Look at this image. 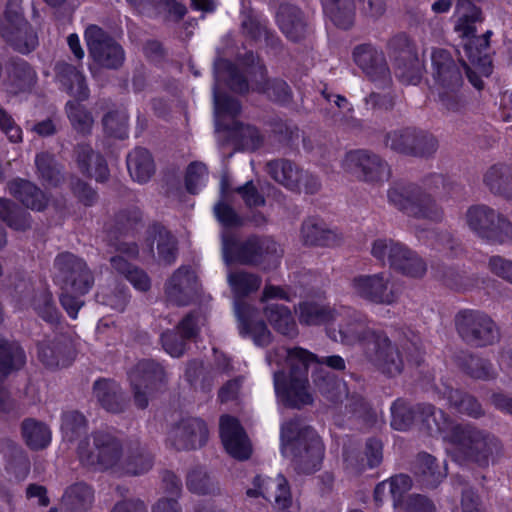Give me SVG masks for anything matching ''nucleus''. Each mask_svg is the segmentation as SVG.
<instances>
[{
  "instance_id": "1",
  "label": "nucleus",
  "mask_w": 512,
  "mask_h": 512,
  "mask_svg": "<svg viewBox=\"0 0 512 512\" xmlns=\"http://www.w3.org/2000/svg\"><path fill=\"white\" fill-rule=\"evenodd\" d=\"M340 318L338 330L328 329V336L334 341L353 345L359 343L370 361L384 374L396 376L401 373L403 361L398 349L381 333L367 326V318L352 309H341L336 314Z\"/></svg>"
},
{
  "instance_id": "2",
  "label": "nucleus",
  "mask_w": 512,
  "mask_h": 512,
  "mask_svg": "<svg viewBox=\"0 0 512 512\" xmlns=\"http://www.w3.org/2000/svg\"><path fill=\"white\" fill-rule=\"evenodd\" d=\"M277 357L285 358L288 367L287 375L283 371L274 372V388L277 396L288 406L300 408L312 403L313 397L309 391L307 377L308 367L315 364L317 367L325 364L336 370H343L345 362L338 355L319 359L315 354L301 347L280 349L273 356L269 354V363L277 361Z\"/></svg>"
},
{
  "instance_id": "3",
  "label": "nucleus",
  "mask_w": 512,
  "mask_h": 512,
  "mask_svg": "<svg viewBox=\"0 0 512 512\" xmlns=\"http://www.w3.org/2000/svg\"><path fill=\"white\" fill-rule=\"evenodd\" d=\"M282 454L291 457L298 473L311 474L320 469L324 446L317 433L300 420L281 426Z\"/></svg>"
},
{
  "instance_id": "4",
  "label": "nucleus",
  "mask_w": 512,
  "mask_h": 512,
  "mask_svg": "<svg viewBox=\"0 0 512 512\" xmlns=\"http://www.w3.org/2000/svg\"><path fill=\"white\" fill-rule=\"evenodd\" d=\"M450 445L456 461H469L480 467L499 463L505 454L497 436L470 424L458 428Z\"/></svg>"
},
{
  "instance_id": "5",
  "label": "nucleus",
  "mask_w": 512,
  "mask_h": 512,
  "mask_svg": "<svg viewBox=\"0 0 512 512\" xmlns=\"http://www.w3.org/2000/svg\"><path fill=\"white\" fill-rule=\"evenodd\" d=\"M222 253L226 264L239 262L246 265H262L266 270L279 265L283 251L268 237H250L239 242L231 236H224Z\"/></svg>"
},
{
  "instance_id": "6",
  "label": "nucleus",
  "mask_w": 512,
  "mask_h": 512,
  "mask_svg": "<svg viewBox=\"0 0 512 512\" xmlns=\"http://www.w3.org/2000/svg\"><path fill=\"white\" fill-rule=\"evenodd\" d=\"M435 89L439 102L450 112H458L464 106L460 94L462 75L450 53L444 49H434L431 55Z\"/></svg>"
},
{
  "instance_id": "7",
  "label": "nucleus",
  "mask_w": 512,
  "mask_h": 512,
  "mask_svg": "<svg viewBox=\"0 0 512 512\" xmlns=\"http://www.w3.org/2000/svg\"><path fill=\"white\" fill-rule=\"evenodd\" d=\"M125 450L126 447L112 434L97 432L80 441L77 453L80 462L87 467L118 472L119 466L123 465Z\"/></svg>"
},
{
  "instance_id": "8",
  "label": "nucleus",
  "mask_w": 512,
  "mask_h": 512,
  "mask_svg": "<svg viewBox=\"0 0 512 512\" xmlns=\"http://www.w3.org/2000/svg\"><path fill=\"white\" fill-rule=\"evenodd\" d=\"M391 205L410 217L439 222L444 212L434 195L416 185H395L388 190Z\"/></svg>"
},
{
  "instance_id": "9",
  "label": "nucleus",
  "mask_w": 512,
  "mask_h": 512,
  "mask_svg": "<svg viewBox=\"0 0 512 512\" xmlns=\"http://www.w3.org/2000/svg\"><path fill=\"white\" fill-rule=\"evenodd\" d=\"M216 86L214 88L215 124L217 129H228L226 118H234L240 112V104L237 100L221 95L218 85L222 80H228L232 90L244 93L248 91L247 81L238 73L236 67L226 60H219L215 64Z\"/></svg>"
},
{
  "instance_id": "10",
  "label": "nucleus",
  "mask_w": 512,
  "mask_h": 512,
  "mask_svg": "<svg viewBox=\"0 0 512 512\" xmlns=\"http://www.w3.org/2000/svg\"><path fill=\"white\" fill-rule=\"evenodd\" d=\"M455 327L461 339L476 347H486L499 339V330L490 316L479 310H462L455 316Z\"/></svg>"
},
{
  "instance_id": "11",
  "label": "nucleus",
  "mask_w": 512,
  "mask_h": 512,
  "mask_svg": "<svg viewBox=\"0 0 512 512\" xmlns=\"http://www.w3.org/2000/svg\"><path fill=\"white\" fill-rule=\"evenodd\" d=\"M465 222L474 233L491 243H512V224L485 205L468 208Z\"/></svg>"
},
{
  "instance_id": "12",
  "label": "nucleus",
  "mask_w": 512,
  "mask_h": 512,
  "mask_svg": "<svg viewBox=\"0 0 512 512\" xmlns=\"http://www.w3.org/2000/svg\"><path fill=\"white\" fill-rule=\"evenodd\" d=\"M350 287L356 297L376 305L392 306L399 299L398 289L385 272L355 276Z\"/></svg>"
},
{
  "instance_id": "13",
  "label": "nucleus",
  "mask_w": 512,
  "mask_h": 512,
  "mask_svg": "<svg viewBox=\"0 0 512 512\" xmlns=\"http://www.w3.org/2000/svg\"><path fill=\"white\" fill-rule=\"evenodd\" d=\"M166 379L164 369L152 360H142L129 373L135 405L144 409L150 397L163 386Z\"/></svg>"
},
{
  "instance_id": "14",
  "label": "nucleus",
  "mask_w": 512,
  "mask_h": 512,
  "mask_svg": "<svg viewBox=\"0 0 512 512\" xmlns=\"http://www.w3.org/2000/svg\"><path fill=\"white\" fill-rule=\"evenodd\" d=\"M56 277L62 283L63 290L86 294L93 284V277L86 263L71 253H62L55 259Z\"/></svg>"
},
{
  "instance_id": "15",
  "label": "nucleus",
  "mask_w": 512,
  "mask_h": 512,
  "mask_svg": "<svg viewBox=\"0 0 512 512\" xmlns=\"http://www.w3.org/2000/svg\"><path fill=\"white\" fill-rule=\"evenodd\" d=\"M56 277L62 283L63 290L86 294L93 284V277L86 263L71 253H62L55 259Z\"/></svg>"
},
{
  "instance_id": "16",
  "label": "nucleus",
  "mask_w": 512,
  "mask_h": 512,
  "mask_svg": "<svg viewBox=\"0 0 512 512\" xmlns=\"http://www.w3.org/2000/svg\"><path fill=\"white\" fill-rule=\"evenodd\" d=\"M342 169L366 182H383L389 178L388 165L376 154L366 150H354L346 153L342 160Z\"/></svg>"
},
{
  "instance_id": "17",
  "label": "nucleus",
  "mask_w": 512,
  "mask_h": 512,
  "mask_svg": "<svg viewBox=\"0 0 512 512\" xmlns=\"http://www.w3.org/2000/svg\"><path fill=\"white\" fill-rule=\"evenodd\" d=\"M85 40L90 56L100 66L117 69L122 66L125 54L122 47L100 27L90 25L85 31Z\"/></svg>"
},
{
  "instance_id": "18",
  "label": "nucleus",
  "mask_w": 512,
  "mask_h": 512,
  "mask_svg": "<svg viewBox=\"0 0 512 512\" xmlns=\"http://www.w3.org/2000/svg\"><path fill=\"white\" fill-rule=\"evenodd\" d=\"M5 18L8 22L3 36L19 52L29 53L37 45V36L31 26L23 19L20 0L8 2Z\"/></svg>"
},
{
  "instance_id": "19",
  "label": "nucleus",
  "mask_w": 512,
  "mask_h": 512,
  "mask_svg": "<svg viewBox=\"0 0 512 512\" xmlns=\"http://www.w3.org/2000/svg\"><path fill=\"white\" fill-rule=\"evenodd\" d=\"M209 431L204 421L198 418L184 419L169 432L168 439L178 450L202 447L208 440Z\"/></svg>"
},
{
  "instance_id": "20",
  "label": "nucleus",
  "mask_w": 512,
  "mask_h": 512,
  "mask_svg": "<svg viewBox=\"0 0 512 512\" xmlns=\"http://www.w3.org/2000/svg\"><path fill=\"white\" fill-rule=\"evenodd\" d=\"M219 431L225 450L233 458L245 460L250 457V441L239 421L229 415H223L219 421Z\"/></svg>"
},
{
  "instance_id": "21",
  "label": "nucleus",
  "mask_w": 512,
  "mask_h": 512,
  "mask_svg": "<svg viewBox=\"0 0 512 512\" xmlns=\"http://www.w3.org/2000/svg\"><path fill=\"white\" fill-rule=\"evenodd\" d=\"M203 324L204 318L200 313L188 314L178 324L176 332L167 331L162 334L163 348L172 357H180L185 351L186 340L194 338Z\"/></svg>"
},
{
  "instance_id": "22",
  "label": "nucleus",
  "mask_w": 512,
  "mask_h": 512,
  "mask_svg": "<svg viewBox=\"0 0 512 512\" xmlns=\"http://www.w3.org/2000/svg\"><path fill=\"white\" fill-rule=\"evenodd\" d=\"M16 293L22 308L32 307L45 321L54 322L58 319V310L53 301L52 293L45 287L35 290L30 283L18 286Z\"/></svg>"
},
{
  "instance_id": "23",
  "label": "nucleus",
  "mask_w": 512,
  "mask_h": 512,
  "mask_svg": "<svg viewBox=\"0 0 512 512\" xmlns=\"http://www.w3.org/2000/svg\"><path fill=\"white\" fill-rule=\"evenodd\" d=\"M353 60L372 81H389V68L382 51L368 44L359 45L353 50Z\"/></svg>"
},
{
  "instance_id": "24",
  "label": "nucleus",
  "mask_w": 512,
  "mask_h": 512,
  "mask_svg": "<svg viewBox=\"0 0 512 512\" xmlns=\"http://www.w3.org/2000/svg\"><path fill=\"white\" fill-rule=\"evenodd\" d=\"M417 420L420 422V429L431 436L441 437L449 444L461 426L448 419L442 410H436L431 405H424L417 409Z\"/></svg>"
},
{
  "instance_id": "25",
  "label": "nucleus",
  "mask_w": 512,
  "mask_h": 512,
  "mask_svg": "<svg viewBox=\"0 0 512 512\" xmlns=\"http://www.w3.org/2000/svg\"><path fill=\"white\" fill-rule=\"evenodd\" d=\"M247 494L252 497L262 496L269 502H274L278 509H286L291 504V494L288 482L283 475L276 478L257 476L254 480V488Z\"/></svg>"
},
{
  "instance_id": "26",
  "label": "nucleus",
  "mask_w": 512,
  "mask_h": 512,
  "mask_svg": "<svg viewBox=\"0 0 512 512\" xmlns=\"http://www.w3.org/2000/svg\"><path fill=\"white\" fill-rule=\"evenodd\" d=\"M197 291V277L188 266L179 267L166 283L168 300L176 305L189 304Z\"/></svg>"
},
{
  "instance_id": "27",
  "label": "nucleus",
  "mask_w": 512,
  "mask_h": 512,
  "mask_svg": "<svg viewBox=\"0 0 512 512\" xmlns=\"http://www.w3.org/2000/svg\"><path fill=\"white\" fill-rule=\"evenodd\" d=\"M138 253L135 244L123 243L118 248V255L110 259L112 267L120 274H123L133 287L140 291H147L151 286L148 275L138 268H133L127 258L136 256Z\"/></svg>"
},
{
  "instance_id": "28",
  "label": "nucleus",
  "mask_w": 512,
  "mask_h": 512,
  "mask_svg": "<svg viewBox=\"0 0 512 512\" xmlns=\"http://www.w3.org/2000/svg\"><path fill=\"white\" fill-rule=\"evenodd\" d=\"M74 356V348L68 336L59 335L44 340L38 348V357L47 367L67 366Z\"/></svg>"
},
{
  "instance_id": "29",
  "label": "nucleus",
  "mask_w": 512,
  "mask_h": 512,
  "mask_svg": "<svg viewBox=\"0 0 512 512\" xmlns=\"http://www.w3.org/2000/svg\"><path fill=\"white\" fill-rule=\"evenodd\" d=\"M56 79L61 88L77 102L88 99L90 91L83 73L73 65L60 62L55 66Z\"/></svg>"
},
{
  "instance_id": "30",
  "label": "nucleus",
  "mask_w": 512,
  "mask_h": 512,
  "mask_svg": "<svg viewBox=\"0 0 512 512\" xmlns=\"http://www.w3.org/2000/svg\"><path fill=\"white\" fill-rule=\"evenodd\" d=\"M247 64H251V70L249 73H253L255 76H259L261 81L255 85V90L264 93L273 101L284 103L290 98V89L286 82L282 80H266L265 79V68L259 62L258 59L250 53L247 56Z\"/></svg>"
},
{
  "instance_id": "31",
  "label": "nucleus",
  "mask_w": 512,
  "mask_h": 512,
  "mask_svg": "<svg viewBox=\"0 0 512 512\" xmlns=\"http://www.w3.org/2000/svg\"><path fill=\"white\" fill-rule=\"evenodd\" d=\"M295 313L301 325L320 326L335 321L338 311L321 302L303 301L295 308Z\"/></svg>"
},
{
  "instance_id": "32",
  "label": "nucleus",
  "mask_w": 512,
  "mask_h": 512,
  "mask_svg": "<svg viewBox=\"0 0 512 512\" xmlns=\"http://www.w3.org/2000/svg\"><path fill=\"white\" fill-rule=\"evenodd\" d=\"M277 24L282 33L292 41H298L305 36L306 22L301 11L290 4H283L276 14Z\"/></svg>"
},
{
  "instance_id": "33",
  "label": "nucleus",
  "mask_w": 512,
  "mask_h": 512,
  "mask_svg": "<svg viewBox=\"0 0 512 512\" xmlns=\"http://www.w3.org/2000/svg\"><path fill=\"white\" fill-rule=\"evenodd\" d=\"M235 311L239 319V329L242 335L251 337L258 346H266L270 343L271 332L263 321H252V309L250 307L237 304Z\"/></svg>"
},
{
  "instance_id": "34",
  "label": "nucleus",
  "mask_w": 512,
  "mask_h": 512,
  "mask_svg": "<svg viewBox=\"0 0 512 512\" xmlns=\"http://www.w3.org/2000/svg\"><path fill=\"white\" fill-rule=\"evenodd\" d=\"M455 13L457 20L454 29L469 42L476 34L475 24L482 21L481 10L470 0H458Z\"/></svg>"
},
{
  "instance_id": "35",
  "label": "nucleus",
  "mask_w": 512,
  "mask_h": 512,
  "mask_svg": "<svg viewBox=\"0 0 512 512\" xmlns=\"http://www.w3.org/2000/svg\"><path fill=\"white\" fill-rule=\"evenodd\" d=\"M76 159L79 169L97 181H105L109 171L105 160L87 145H79L76 149Z\"/></svg>"
},
{
  "instance_id": "36",
  "label": "nucleus",
  "mask_w": 512,
  "mask_h": 512,
  "mask_svg": "<svg viewBox=\"0 0 512 512\" xmlns=\"http://www.w3.org/2000/svg\"><path fill=\"white\" fill-rule=\"evenodd\" d=\"M264 314L271 326L280 334L294 338L298 335V327L291 310L279 304H268Z\"/></svg>"
},
{
  "instance_id": "37",
  "label": "nucleus",
  "mask_w": 512,
  "mask_h": 512,
  "mask_svg": "<svg viewBox=\"0 0 512 512\" xmlns=\"http://www.w3.org/2000/svg\"><path fill=\"white\" fill-rule=\"evenodd\" d=\"M9 191L23 205L32 210L41 211L46 207L45 195L29 181L14 180L9 184Z\"/></svg>"
},
{
  "instance_id": "38",
  "label": "nucleus",
  "mask_w": 512,
  "mask_h": 512,
  "mask_svg": "<svg viewBox=\"0 0 512 512\" xmlns=\"http://www.w3.org/2000/svg\"><path fill=\"white\" fill-rule=\"evenodd\" d=\"M268 174L284 187L296 191L300 189L302 171L288 160H274L267 164Z\"/></svg>"
},
{
  "instance_id": "39",
  "label": "nucleus",
  "mask_w": 512,
  "mask_h": 512,
  "mask_svg": "<svg viewBox=\"0 0 512 512\" xmlns=\"http://www.w3.org/2000/svg\"><path fill=\"white\" fill-rule=\"evenodd\" d=\"M94 502V492L88 485L77 483L70 486L62 499L65 512H86Z\"/></svg>"
},
{
  "instance_id": "40",
  "label": "nucleus",
  "mask_w": 512,
  "mask_h": 512,
  "mask_svg": "<svg viewBox=\"0 0 512 512\" xmlns=\"http://www.w3.org/2000/svg\"><path fill=\"white\" fill-rule=\"evenodd\" d=\"M93 393L98 402L107 411H122L125 402L122 398L119 385L111 380L96 381L93 387Z\"/></svg>"
},
{
  "instance_id": "41",
  "label": "nucleus",
  "mask_w": 512,
  "mask_h": 512,
  "mask_svg": "<svg viewBox=\"0 0 512 512\" xmlns=\"http://www.w3.org/2000/svg\"><path fill=\"white\" fill-rule=\"evenodd\" d=\"M301 237L307 245L329 246L337 240L336 233L316 218H309L302 224Z\"/></svg>"
},
{
  "instance_id": "42",
  "label": "nucleus",
  "mask_w": 512,
  "mask_h": 512,
  "mask_svg": "<svg viewBox=\"0 0 512 512\" xmlns=\"http://www.w3.org/2000/svg\"><path fill=\"white\" fill-rule=\"evenodd\" d=\"M21 434L26 445L33 450L46 448L51 442V431L46 424L32 418L21 424Z\"/></svg>"
},
{
  "instance_id": "43",
  "label": "nucleus",
  "mask_w": 512,
  "mask_h": 512,
  "mask_svg": "<svg viewBox=\"0 0 512 512\" xmlns=\"http://www.w3.org/2000/svg\"><path fill=\"white\" fill-rule=\"evenodd\" d=\"M36 72L24 61H15L8 71V90L19 93L30 90L36 83Z\"/></svg>"
},
{
  "instance_id": "44",
  "label": "nucleus",
  "mask_w": 512,
  "mask_h": 512,
  "mask_svg": "<svg viewBox=\"0 0 512 512\" xmlns=\"http://www.w3.org/2000/svg\"><path fill=\"white\" fill-rule=\"evenodd\" d=\"M491 31H487L482 37H475L464 44V52L475 68L488 76L491 73L490 60L484 54L489 46Z\"/></svg>"
},
{
  "instance_id": "45",
  "label": "nucleus",
  "mask_w": 512,
  "mask_h": 512,
  "mask_svg": "<svg viewBox=\"0 0 512 512\" xmlns=\"http://www.w3.org/2000/svg\"><path fill=\"white\" fill-rule=\"evenodd\" d=\"M127 167L130 176L139 183L147 182L154 173L153 159L144 148H137L128 155Z\"/></svg>"
},
{
  "instance_id": "46",
  "label": "nucleus",
  "mask_w": 512,
  "mask_h": 512,
  "mask_svg": "<svg viewBox=\"0 0 512 512\" xmlns=\"http://www.w3.org/2000/svg\"><path fill=\"white\" fill-rule=\"evenodd\" d=\"M123 465L118 472L139 475L150 470L153 464L152 456L142 447L128 446L122 459Z\"/></svg>"
},
{
  "instance_id": "47",
  "label": "nucleus",
  "mask_w": 512,
  "mask_h": 512,
  "mask_svg": "<svg viewBox=\"0 0 512 512\" xmlns=\"http://www.w3.org/2000/svg\"><path fill=\"white\" fill-rule=\"evenodd\" d=\"M415 474L423 485L435 487L446 477V469L436 464L433 456L423 453L417 458Z\"/></svg>"
},
{
  "instance_id": "48",
  "label": "nucleus",
  "mask_w": 512,
  "mask_h": 512,
  "mask_svg": "<svg viewBox=\"0 0 512 512\" xmlns=\"http://www.w3.org/2000/svg\"><path fill=\"white\" fill-rule=\"evenodd\" d=\"M324 11L335 25L349 28L354 21L355 6L353 0H321Z\"/></svg>"
},
{
  "instance_id": "49",
  "label": "nucleus",
  "mask_w": 512,
  "mask_h": 512,
  "mask_svg": "<svg viewBox=\"0 0 512 512\" xmlns=\"http://www.w3.org/2000/svg\"><path fill=\"white\" fill-rule=\"evenodd\" d=\"M422 61L410 50L403 51L397 60L396 75L406 84H417L423 72Z\"/></svg>"
},
{
  "instance_id": "50",
  "label": "nucleus",
  "mask_w": 512,
  "mask_h": 512,
  "mask_svg": "<svg viewBox=\"0 0 512 512\" xmlns=\"http://www.w3.org/2000/svg\"><path fill=\"white\" fill-rule=\"evenodd\" d=\"M444 396L449 404L459 413L478 418L484 414L479 402L472 396L457 389L447 388Z\"/></svg>"
},
{
  "instance_id": "51",
  "label": "nucleus",
  "mask_w": 512,
  "mask_h": 512,
  "mask_svg": "<svg viewBox=\"0 0 512 512\" xmlns=\"http://www.w3.org/2000/svg\"><path fill=\"white\" fill-rule=\"evenodd\" d=\"M404 245L392 239L379 238L373 241L371 254L382 263L398 265V256L404 257Z\"/></svg>"
},
{
  "instance_id": "52",
  "label": "nucleus",
  "mask_w": 512,
  "mask_h": 512,
  "mask_svg": "<svg viewBox=\"0 0 512 512\" xmlns=\"http://www.w3.org/2000/svg\"><path fill=\"white\" fill-rule=\"evenodd\" d=\"M25 363V353L17 343L0 338V375H7Z\"/></svg>"
},
{
  "instance_id": "53",
  "label": "nucleus",
  "mask_w": 512,
  "mask_h": 512,
  "mask_svg": "<svg viewBox=\"0 0 512 512\" xmlns=\"http://www.w3.org/2000/svg\"><path fill=\"white\" fill-rule=\"evenodd\" d=\"M313 381L319 392L331 401H338L342 395H347L345 383L334 378L333 375L318 368L313 375Z\"/></svg>"
},
{
  "instance_id": "54",
  "label": "nucleus",
  "mask_w": 512,
  "mask_h": 512,
  "mask_svg": "<svg viewBox=\"0 0 512 512\" xmlns=\"http://www.w3.org/2000/svg\"><path fill=\"white\" fill-rule=\"evenodd\" d=\"M228 283L237 297H244L259 289L261 278L245 271L229 272Z\"/></svg>"
},
{
  "instance_id": "55",
  "label": "nucleus",
  "mask_w": 512,
  "mask_h": 512,
  "mask_svg": "<svg viewBox=\"0 0 512 512\" xmlns=\"http://www.w3.org/2000/svg\"><path fill=\"white\" fill-rule=\"evenodd\" d=\"M153 242H156L159 261L165 265L172 264L177 257V242L175 237L166 229L154 231Z\"/></svg>"
},
{
  "instance_id": "56",
  "label": "nucleus",
  "mask_w": 512,
  "mask_h": 512,
  "mask_svg": "<svg viewBox=\"0 0 512 512\" xmlns=\"http://www.w3.org/2000/svg\"><path fill=\"white\" fill-rule=\"evenodd\" d=\"M485 183L493 193L509 196L512 188L510 169L505 166L491 167L485 175Z\"/></svg>"
},
{
  "instance_id": "57",
  "label": "nucleus",
  "mask_w": 512,
  "mask_h": 512,
  "mask_svg": "<svg viewBox=\"0 0 512 512\" xmlns=\"http://www.w3.org/2000/svg\"><path fill=\"white\" fill-rule=\"evenodd\" d=\"M404 257L398 256V265H391V268L411 278L424 276L427 270L425 262L412 250L404 245Z\"/></svg>"
},
{
  "instance_id": "58",
  "label": "nucleus",
  "mask_w": 512,
  "mask_h": 512,
  "mask_svg": "<svg viewBox=\"0 0 512 512\" xmlns=\"http://www.w3.org/2000/svg\"><path fill=\"white\" fill-rule=\"evenodd\" d=\"M415 140L414 128L397 129L386 134L385 145L398 153L411 155Z\"/></svg>"
},
{
  "instance_id": "59",
  "label": "nucleus",
  "mask_w": 512,
  "mask_h": 512,
  "mask_svg": "<svg viewBox=\"0 0 512 512\" xmlns=\"http://www.w3.org/2000/svg\"><path fill=\"white\" fill-rule=\"evenodd\" d=\"M35 165L40 177L50 186H57L61 179V170L54 157L48 153L37 154Z\"/></svg>"
},
{
  "instance_id": "60",
  "label": "nucleus",
  "mask_w": 512,
  "mask_h": 512,
  "mask_svg": "<svg viewBox=\"0 0 512 512\" xmlns=\"http://www.w3.org/2000/svg\"><path fill=\"white\" fill-rule=\"evenodd\" d=\"M461 366L470 377L475 379L490 380L497 375L489 361L477 356L469 355L465 357Z\"/></svg>"
},
{
  "instance_id": "61",
  "label": "nucleus",
  "mask_w": 512,
  "mask_h": 512,
  "mask_svg": "<svg viewBox=\"0 0 512 512\" xmlns=\"http://www.w3.org/2000/svg\"><path fill=\"white\" fill-rule=\"evenodd\" d=\"M66 113L73 128L80 133H88L93 125V118L90 113L79 102L68 101Z\"/></svg>"
},
{
  "instance_id": "62",
  "label": "nucleus",
  "mask_w": 512,
  "mask_h": 512,
  "mask_svg": "<svg viewBox=\"0 0 512 512\" xmlns=\"http://www.w3.org/2000/svg\"><path fill=\"white\" fill-rule=\"evenodd\" d=\"M86 429L85 417L76 411H68L62 415L61 431L66 441L72 442Z\"/></svg>"
},
{
  "instance_id": "63",
  "label": "nucleus",
  "mask_w": 512,
  "mask_h": 512,
  "mask_svg": "<svg viewBox=\"0 0 512 512\" xmlns=\"http://www.w3.org/2000/svg\"><path fill=\"white\" fill-rule=\"evenodd\" d=\"M392 420L391 425L394 429L404 431L407 430L415 418H417V411L415 412L404 401L397 400L391 407Z\"/></svg>"
},
{
  "instance_id": "64",
  "label": "nucleus",
  "mask_w": 512,
  "mask_h": 512,
  "mask_svg": "<svg viewBox=\"0 0 512 512\" xmlns=\"http://www.w3.org/2000/svg\"><path fill=\"white\" fill-rule=\"evenodd\" d=\"M426 244L431 248L452 256L459 248L457 241L447 231H431L427 234Z\"/></svg>"
}]
</instances>
